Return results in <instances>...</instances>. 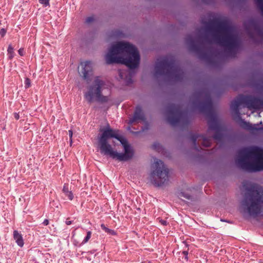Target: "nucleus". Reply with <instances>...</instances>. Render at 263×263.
I'll use <instances>...</instances> for the list:
<instances>
[{"instance_id":"1","label":"nucleus","mask_w":263,"mask_h":263,"mask_svg":"<svg viewBox=\"0 0 263 263\" xmlns=\"http://www.w3.org/2000/svg\"><path fill=\"white\" fill-rule=\"evenodd\" d=\"M99 136L100 153L119 161H127L133 156V150L126 139L120 135L118 130L111 129L107 125Z\"/></svg>"},{"instance_id":"2","label":"nucleus","mask_w":263,"mask_h":263,"mask_svg":"<svg viewBox=\"0 0 263 263\" xmlns=\"http://www.w3.org/2000/svg\"><path fill=\"white\" fill-rule=\"evenodd\" d=\"M107 64L121 63L130 69L139 66L140 55L134 45L127 42H118L112 44L105 57Z\"/></svg>"},{"instance_id":"3","label":"nucleus","mask_w":263,"mask_h":263,"mask_svg":"<svg viewBox=\"0 0 263 263\" xmlns=\"http://www.w3.org/2000/svg\"><path fill=\"white\" fill-rule=\"evenodd\" d=\"M238 164L247 172L263 170V149L258 147H246L238 153Z\"/></svg>"},{"instance_id":"4","label":"nucleus","mask_w":263,"mask_h":263,"mask_svg":"<svg viewBox=\"0 0 263 263\" xmlns=\"http://www.w3.org/2000/svg\"><path fill=\"white\" fill-rule=\"evenodd\" d=\"M249 191V197L243 201L242 205L250 215L263 216V188L253 184Z\"/></svg>"},{"instance_id":"5","label":"nucleus","mask_w":263,"mask_h":263,"mask_svg":"<svg viewBox=\"0 0 263 263\" xmlns=\"http://www.w3.org/2000/svg\"><path fill=\"white\" fill-rule=\"evenodd\" d=\"M153 170L151 174L152 182L157 186H160L168 180V170L163 162L155 159L153 164Z\"/></svg>"},{"instance_id":"6","label":"nucleus","mask_w":263,"mask_h":263,"mask_svg":"<svg viewBox=\"0 0 263 263\" xmlns=\"http://www.w3.org/2000/svg\"><path fill=\"white\" fill-rule=\"evenodd\" d=\"M105 83L99 77L94 79V84L89 87L88 91L84 95L85 98L89 102H92L95 99L100 102H106L109 100L107 96L101 95Z\"/></svg>"},{"instance_id":"7","label":"nucleus","mask_w":263,"mask_h":263,"mask_svg":"<svg viewBox=\"0 0 263 263\" xmlns=\"http://www.w3.org/2000/svg\"><path fill=\"white\" fill-rule=\"evenodd\" d=\"M218 32L220 34L219 42L222 45H232L237 43V36L234 28L228 23H221Z\"/></svg>"},{"instance_id":"8","label":"nucleus","mask_w":263,"mask_h":263,"mask_svg":"<svg viewBox=\"0 0 263 263\" xmlns=\"http://www.w3.org/2000/svg\"><path fill=\"white\" fill-rule=\"evenodd\" d=\"M260 100L251 97H245L239 96L234 100L231 104V108L235 111L236 114L238 113V107L243 103H245L247 107L250 109H257L259 107Z\"/></svg>"},{"instance_id":"9","label":"nucleus","mask_w":263,"mask_h":263,"mask_svg":"<svg viewBox=\"0 0 263 263\" xmlns=\"http://www.w3.org/2000/svg\"><path fill=\"white\" fill-rule=\"evenodd\" d=\"M81 69L79 73L84 79L87 80L92 73V63L89 61L81 62L80 64Z\"/></svg>"},{"instance_id":"10","label":"nucleus","mask_w":263,"mask_h":263,"mask_svg":"<svg viewBox=\"0 0 263 263\" xmlns=\"http://www.w3.org/2000/svg\"><path fill=\"white\" fill-rule=\"evenodd\" d=\"M144 115L142 111L141 108L139 106L136 107L135 112L134 113L133 118L129 120L130 123H133L134 122L138 120H143Z\"/></svg>"},{"instance_id":"11","label":"nucleus","mask_w":263,"mask_h":263,"mask_svg":"<svg viewBox=\"0 0 263 263\" xmlns=\"http://www.w3.org/2000/svg\"><path fill=\"white\" fill-rule=\"evenodd\" d=\"M13 238L18 246L22 247L24 246V243L22 235L16 230L13 231Z\"/></svg>"},{"instance_id":"12","label":"nucleus","mask_w":263,"mask_h":263,"mask_svg":"<svg viewBox=\"0 0 263 263\" xmlns=\"http://www.w3.org/2000/svg\"><path fill=\"white\" fill-rule=\"evenodd\" d=\"M63 192L65 196L67 197L69 200H72L73 199V195L71 191H69L67 184H64L63 188Z\"/></svg>"},{"instance_id":"13","label":"nucleus","mask_w":263,"mask_h":263,"mask_svg":"<svg viewBox=\"0 0 263 263\" xmlns=\"http://www.w3.org/2000/svg\"><path fill=\"white\" fill-rule=\"evenodd\" d=\"M261 124H262L261 122H260L259 124H252L248 123L247 125V127L248 129H249L250 130H251L252 132L258 130L259 129H262V128L259 127V125Z\"/></svg>"},{"instance_id":"14","label":"nucleus","mask_w":263,"mask_h":263,"mask_svg":"<svg viewBox=\"0 0 263 263\" xmlns=\"http://www.w3.org/2000/svg\"><path fill=\"white\" fill-rule=\"evenodd\" d=\"M166 61L165 59H163L160 62H158L156 65V69L157 72L164 69L166 66Z\"/></svg>"},{"instance_id":"15","label":"nucleus","mask_w":263,"mask_h":263,"mask_svg":"<svg viewBox=\"0 0 263 263\" xmlns=\"http://www.w3.org/2000/svg\"><path fill=\"white\" fill-rule=\"evenodd\" d=\"M101 228L105 232L109 234H110L112 235H115L116 234L115 231L107 228V227H106V226L104 224H102L101 225Z\"/></svg>"},{"instance_id":"16","label":"nucleus","mask_w":263,"mask_h":263,"mask_svg":"<svg viewBox=\"0 0 263 263\" xmlns=\"http://www.w3.org/2000/svg\"><path fill=\"white\" fill-rule=\"evenodd\" d=\"M8 55L10 59H12L14 57V49L11 45H9L8 48Z\"/></svg>"},{"instance_id":"17","label":"nucleus","mask_w":263,"mask_h":263,"mask_svg":"<svg viewBox=\"0 0 263 263\" xmlns=\"http://www.w3.org/2000/svg\"><path fill=\"white\" fill-rule=\"evenodd\" d=\"M256 4L262 13H263V0H256Z\"/></svg>"},{"instance_id":"18","label":"nucleus","mask_w":263,"mask_h":263,"mask_svg":"<svg viewBox=\"0 0 263 263\" xmlns=\"http://www.w3.org/2000/svg\"><path fill=\"white\" fill-rule=\"evenodd\" d=\"M91 236V232L90 231H88L87 232V235L84 239V240L82 241V243H86L89 240Z\"/></svg>"},{"instance_id":"19","label":"nucleus","mask_w":263,"mask_h":263,"mask_svg":"<svg viewBox=\"0 0 263 263\" xmlns=\"http://www.w3.org/2000/svg\"><path fill=\"white\" fill-rule=\"evenodd\" d=\"M25 87L26 88H29L31 85L30 80L28 78H26L25 80Z\"/></svg>"},{"instance_id":"20","label":"nucleus","mask_w":263,"mask_h":263,"mask_svg":"<svg viewBox=\"0 0 263 263\" xmlns=\"http://www.w3.org/2000/svg\"><path fill=\"white\" fill-rule=\"evenodd\" d=\"M39 2L45 6H47L49 5V0H39Z\"/></svg>"},{"instance_id":"21","label":"nucleus","mask_w":263,"mask_h":263,"mask_svg":"<svg viewBox=\"0 0 263 263\" xmlns=\"http://www.w3.org/2000/svg\"><path fill=\"white\" fill-rule=\"evenodd\" d=\"M95 20V17L94 16H89V17H88L86 19V22L87 23H89L92 21H93Z\"/></svg>"},{"instance_id":"22","label":"nucleus","mask_w":263,"mask_h":263,"mask_svg":"<svg viewBox=\"0 0 263 263\" xmlns=\"http://www.w3.org/2000/svg\"><path fill=\"white\" fill-rule=\"evenodd\" d=\"M179 196H180V197H184V198H186V199H190V195H187V194H184V193H181L179 194Z\"/></svg>"},{"instance_id":"23","label":"nucleus","mask_w":263,"mask_h":263,"mask_svg":"<svg viewBox=\"0 0 263 263\" xmlns=\"http://www.w3.org/2000/svg\"><path fill=\"white\" fill-rule=\"evenodd\" d=\"M6 33V30L4 28H2L0 30V35L4 36Z\"/></svg>"},{"instance_id":"24","label":"nucleus","mask_w":263,"mask_h":263,"mask_svg":"<svg viewBox=\"0 0 263 263\" xmlns=\"http://www.w3.org/2000/svg\"><path fill=\"white\" fill-rule=\"evenodd\" d=\"M68 133H69V137H70V144H71V143H72V131L71 130H69L68 131Z\"/></svg>"},{"instance_id":"25","label":"nucleus","mask_w":263,"mask_h":263,"mask_svg":"<svg viewBox=\"0 0 263 263\" xmlns=\"http://www.w3.org/2000/svg\"><path fill=\"white\" fill-rule=\"evenodd\" d=\"M182 254L184 255V257H185V259L186 260H187V254H188V252L187 251H184L182 252Z\"/></svg>"},{"instance_id":"26","label":"nucleus","mask_w":263,"mask_h":263,"mask_svg":"<svg viewBox=\"0 0 263 263\" xmlns=\"http://www.w3.org/2000/svg\"><path fill=\"white\" fill-rule=\"evenodd\" d=\"M18 53L20 55L22 56L24 55V49L22 48H20L18 51Z\"/></svg>"},{"instance_id":"27","label":"nucleus","mask_w":263,"mask_h":263,"mask_svg":"<svg viewBox=\"0 0 263 263\" xmlns=\"http://www.w3.org/2000/svg\"><path fill=\"white\" fill-rule=\"evenodd\" d=\"M124 72L119 71V74L121 79H124Z\"/></svg>"},{"instance_id":"28","label":"nucleus","mask_w":263,"mask_h":263,"mask_svg":"<svg viewBox=\"0 0 263 263\" xmlns=\"http://www.w3.org/2000/svg\"><path fill=\"white\" fill-rule=\"evenodd\" d=\"M160 222L161 223V224L163 226H166L167 224V222L166 220L161 219L160 220Z\"/></svg>"},{"instance_id":"29","label":"nucleus","mask_w":263,"mask_h":263,"mask_svg":"<svg viewBox=\"0 0 263 263\" xmlns=\"http://www.w3.org/2000/svg\"><path fill=\"white\" fill-rule=\"evenodd\" d=\"M43 223L45 225V226H47L49 224V221L47 219H45L44 220V221H43Z\"/></svg>"},{"instance_id":"30","label":"nucleus","mask_w":263,"mask_h":263,"mask_svg":"<svg viewBox=\"0 0 263 263\" xmlns=\"http://www.w3.org/2000/svg\"><path fill=\"white\" fill-rule=\"evenodd\" d=\"M65 223L67 225H70L72 223V221L68 219H67L65 221Z\"/></svg>"},{"instance_id":"31","label":"nucleus","mask_w":263,"mask_h":263,"mask_svg":"<svg viewBox=\"0 0 263 263\" xmlns=\"http://www.w3.org/2000/svg\"><path fill=\"white\" fill-rule=\"evenodd\" d=\"M14 118L16 119V120H18L20 118V116L18 115V114L17 113H15L14 114Z\"/></svg>"},{"instance_id":"32","label":"nucleus","mask_w":263,"mask_h":263,"mask_svg":"<svg viewBox=\"0 0 263 263\" xmlns=\"http://www.w3.org/2000/svg\"><path fill=\"white\" fill-rule=\"evenodd\" d=\"M206 142H207V143H207L206 144H205V145L206 146H210V143H209V141H207Z\"/></svg>"},{"instance_id":"33","label":"nucleus","mask_w":263,"mask_h":263,"mask_svg":"<svg viewBox=\"0 0 263 263\" xmlns=\"http://www.w3.org/2000/svg\"><path fill=\"white\" fill-rule=\"evenodd\" d=\"M153 147H154V148L156 149V147H157V144H154Z\"/></svg>"}]
</instances>
